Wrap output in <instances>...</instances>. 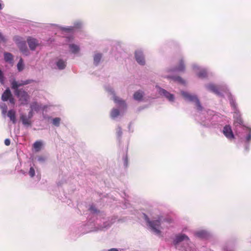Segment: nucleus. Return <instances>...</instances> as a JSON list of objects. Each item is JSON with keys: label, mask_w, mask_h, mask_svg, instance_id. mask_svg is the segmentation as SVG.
Masks as SVG:
<instances>
[{"label": "nucleus", "mask_w": 251, "mask_h": 251, "mask_svg": "<svg viewBox=\"0 0 251 251\" xmlns=\"http://www.w3.org/2000/svg\"><path fill=\"white\" fill-rule=\"evenodd\" d=\"M143 218L146 222L151 232L158 236H162L161 230L168 228L169 226L168 224L171 222L170 220L166 219L161 216L154 218L151 221L148 216L144 213L143 214Z\"/></svg>", "instance_id": "1"}, {"label": "nucleus", "mask_w": 251, "mask_h": 251, "mask_svg": "<svg viewBox=\"0 0 251 251\" xmlns=\"http://www.w3.org/2000/svg\"><path fill=\"white\" fill-rule=\"evenodd\" d=\"M105 90L111 95L112 100L118 106V108H113L110 112V117L116 119L122 116L126 108V104L124 100L115 95L113 88L109 85L105 87Z\"/></svg>", "instance_id": "2"}, {"label": "nucleus", "mask_w": 251, "mask_h": 251, "mask_svg": "<svg viewBox=\"0 0 251 251\" xmlns=\"http://www.w3.org/2000/svg\"><path fill=\"white\" fill-rule=\"evenodd\" d=\"M28 83L27 81H16L13 80L11 82L12 88L14 90L15 94L18 98L21 104H27L29 97L25 91L22 89H19V87Z\"/></svg>", "instance_id": "3"}, {"label": "nucleus", "mask_w": 251, "mask_h": 251, "mask_svg": "<svg viewBox=\"0 0 251 251\" xmlns=\"http://www.w3.org/2000/svg\"><path fill=\"white\" fill-rule=\"evenodd\" d=\"M182 241H186L188 242V247L185 249V251H196L194 247V245L191 243H188L189 239L188 237L185 234H177L175 236L174 239V243L175 245H177Z\"/></svg>", "instance_id": "4"}, {"label": "nucleus", "mask_w": 251, "mask_h": 251, "mask_svg": "<svg viewBox=\"0 0 251 251\" xmlns=\"http://www.w3.org/2000/svg\"><path fill=\"white\" fill-rule=\"evenodd\" d=\"M181 95L186 101L195 103L197 108L199 111H201L202 110V108L200 104V102L198 98L195 95H192L185 91H182Z\"/></svg>", "instance_id": "5"}, {"label": "nucleus", "mask_w": 251, "mask_h": 251, "mask_svg": "<svg viewBox=\"0 0 251 251\" xmlns=\"http://www.w3.org/2000/svg\"><path fill=\"white\" fill-rule=\"evenodd\" d=\"M83 23L80 21H77L74 23L73 26L62 27L57 25H54L55 28L64 32H71L75 28H80Z\"/></svg>", "instance_id": "6"}, {"label": "nucleus", "mask_w": 251, "mask_h": 251, "mask_svg": "<svg viewBox=\"0 0 251 251\" xmlns=\"http://www.w3.org/2000/svg\"><path fill=\"white\" fill-rule=\"evenodd\" d=\"M193 71L200 78H205L207 76V71L204 68L199 67L196 64H194L192 66Z\"/></svg>", "instance_id": "7"}, {"label": "nucleus", "mask_w": 251, "mask_h": 251, "mask_svg": "<svg viewBox=\"0 0 251 251\" xmlns=\"http://www.w3.org/2000/svg\"><path fill=\"white\" fill-rule=\"evenodd\" d=\"M155 90L156 91L158 92L160 95L164 96L170 102H173L174 101L175 97L174 95L170 94L166 90L161 88L158 86L155 87Z\"/></svg>", "instance_id": "8"}, {"label": "nucleus", "mask_w": 251, "mask_h": 251, "mask_svg": "<svg viewBox=\"0 0 251 251\" xmlns=\"http://www.w3.org/2000/svg\"><path fill=\"white\" fill-rule=\"evenodd\" d=\"M72 39V38L70 37L66 38L69 44L70 51L74 54H78L80 51L79 46L77 44L71 43Z\"/></svg>", "instance_id": "9"}, {"label": "nucleus", "mask_w": 251, "mask_h": 251, "mask_svg": "<svg viewBox=\"0 0 251 251\" xmlns=\"http://www.w3.org/2000/svg\"><path fill=\"white\" fill-rule=\"evenodd\" d=\"M16 42L21 51L25 55H28V50L25 41H22L20 38H17L16 40Z\"/></svg>", "instance_id": "10"}, {"label": "nucleus", "mask_w": 251, "mask_h": 251, "mask_svg": "<svg viewBox=\"0 0 251 251\" xmlns=\"http://www.w3.org/2000/svg\"><path fill=\"white\" fill-rule=\"evenodd\" d=\"M33 114H32V111H30L29 112L28 116H26L24 114H21L20 117L23 125L26 126H31V119L33 117Z\"/></svg>", "instance_id": "11"}, {"label": "nucleus", "mask_w": 251, "mask_h": 251, "mask_svg": "<svg viewBox=\"0 0 251 251\" xmlns=\"http://www.w3.org/2000/svg\"><path fill=\"white\" fill-rule=\"evenodd\" d=\"M135 57L136 60L138 64L144 65L145 64V60L143 51L141 50H137L135 52Z\"/></svg>", "instance_id": "12"}, {"label": "nucleus", "mask_w": 251, "mask_h": 251, "mask_svg": "<svg viewBox=\"0 0 251 251\" xmlns=\"http://www.w3.org/2000/svg\"><path fill=\"white\" fill-rule=\"evenodd\" d=\"M233 125L235 126H242L243 125V120L241 117V115L237 110H235L233 115Z\"/></svg>", "instance_id": "13"}, {"label": "nucleus", "mask_w": 251, "mask_h": 251, "mask_svg": "<svg viewBox=\"0 0 251 251\" xmlns=\"http://www.w3.org/2000/svg\"><path fill=\"white\" fill-rule=\"evenodd\" d=\"M223 132L228 139L232 140L234 139V134L231 127L229 125H226L224 127Z\"/></svg>", "instance_id": "14"}, {"label": "nucleus", "mask_w": 251, "mask_h": 251, "mask_svg": "<svg viewBox=\"0 0 251 251\" xmlns=\"http://www.w3.org/2000/svg\"><path fill=\"white\" fill-rule=\"evenodd\" d=\"M30 111H32V114L33 112H39L43 111L45 108V106L38 103L36 102H33L30 105Z\"/></svg>", "instance_id": "15"}, {"label": "nucleus", "mask_w": 251, "mask_h": 251, "mask_svg": "<svg viewBox=\"0 0 251 251\" xmlns=\"http://www.w3.org/2000/svg\"><path fill=\"white\" fill-rule=\"evenodd\" d=\"M27 42L30 49L32 50H35L36 47L39 45L38 41L31 37L27 38Z\"/></svg>", "instance_id": "16"}, {"label": "nucleus", "mask_w": 251, "mask_h": 251, "mask_svg": "<svg viewBox=\"0 0 251 251\" xmlns=\"http://www.w3.org/2000/svg\"><path fill=\"white\" fill-rule=\"evenodd\" d=\"M114 221L111 220V221H109V220L103 219V225L100 226L96 230H103L105 228H107L109 227L113 223H114Z\"/></svg>", "instance_id": "17"}, {"label": "nucleus", "mask_w": 251, "mask_h": 251, "mask_svg": "<svg viewBox=\"0 0 251 251\" xmlns=\"http://www.w3.org/2000/svg\"><path fill=\"white\" fill-rule=\"evenodd\" d=\"M67 62L66 60L58 58L56 61V65L59 70L64 69L66 66Z\"/></svg>", "instance_id": "18"}, {"label": "nucleus", "mask_w": 251, "mask_h": 251, "mask_svg": "<svg viewBox=\"0 0 251 251\" xmlns=\"http://www.w3.org/2000/svg\"><path fill=\"white\" fill-rule=\"evenodd\" d=\"M195 235L196 236L200 237V238H205L208 236L209 233L206 230H201L196 231L195 233Z\"/></svg>", "instance_id": "19"}, {"label": "nucleus", "mask_w": 251, "mask_h": 251, "mask_svg": "<svg viewBox=\"0 0 251 251\" xmlns=\"http://www.w3.org/2000/svg\"><path fill=\"white\" fill-rule=\"evenodd\" d=\"M206 87L208 90L213 92L214 93L217 95H221V93L218 91V88L214 84H209L207 85Z\"/></svg>", "instance_id": "20"}, {"label": "nucleus", "mask_w": 251, "mask_h": 251, "mask_svg": "<svg viewBox=\"0 0 251 251\" xmlns=\"http://www.w3.org/2000/svg\"><path fill=\"white\" fill-rule=\"evenodd\" d=\"M12 97V95L10 90L9 88H7L3 93L1 96V100L5 101H7Z\"/></svg>", "instance_id": "21"}, {"label": "nucleus", "mask_w": 251, "mask_h": 251, "mask_svg": "<svg viewBox=\"0 0 251 251\" xmlns=\"http://www.w3.org/2000/svg\"><path fill=\"white\" fill-rule=\"evenodd\" d=\"M89 210H90V211L91 213L97 215V221L96 223H97V224L99 225L100 222L99 221L98 219L100 217L101 215L98 213L99 212V211L97 210V209L96 208V207L94 205H91L89 207Z\"/></svg>", "instance_id": "22"}, {"label": "nucleus", "mask_w": 251, "mask_h": 251, "mask_svg": "<svg viewBox=\"0 0 251 251\" xmlns=\"http://www.w3.org/2000/svg\"><path fill=\"white\" fill-rule=\"evenodd\" d=\"M143 96L144 93L142 91H137L134 93L133 98L136 100L141 101L142 100Z\"/></svg>", "instance_id": "23"}, {"label": "nucleus", "mask_w": 251, "mask_h": 251, "mask_svg": "<svg viewBox=\"0 0 251 251\" xmlns=\"http://www.w3.org/2000/svg\"><path fill=\"white\" fill-rule=\"evenodd\" d=\"M15 114L16 112L14 110H10L7 113V116L10 118L13 124L16 123V122Z\"/></svg>", "instance_id": "24"}, {"label": "nucleus", "mask_w": 251, "mask_h": 251, "mask_svg": "<svg viewBox=\"0 0 251 251\" xmlns=\"http://www.w3.org/2000/svg\"><path fill=\"white\" fill-rule=\"evenodd\" d=\"M4 58L6 62H8L10 63H13V57L12 54L8 53V52H5L4 53Z\"/></svg>", "instance_id": "25"}, {"label": "nucleus", "mask_w": 251, "mask_h": 251, "mask_svg": "<svg viewBox=\"0 0 251 251\" xmlns=\"http://www.w3.org/2000/svg\"><path fill=\"white\" fill-rule=\"evenodd\" d=\"M164 77H167V78H171L173 80H174L175 81H176V82H177L178 83H184V81L182 78H181L179 77L173 76L170 75H165Z\"/></svg>", "instance_id": "26"}, {"label": "nucleus", "mask_w": 251, "mask_h": 251, "mask_svg": "<svg viewBox=\"0 0 251 251\" xmlns=\"http://www.w3.org/2000/svg\"><path fill=\"white\" fill-rule=\"evenodd\" d=\"M101 58V54L100 53H96L94 56V63L95 65H98Z\"/></svg>", "instance_id": "27"}, {"label": "nucleus", "mask_w": 251, "mask_h": 251, "mask_svg": "<svg viewBox=\"0 0 251 251\" xmlns=\"http://www.w3.org/2000/svg\"><path fill=\"white\" fill-rule=\"evenodd\" d=\"M25 67V65L23 62V60L22 58H21L17 64V69L19 71H22L23 70Z\"/></svg>", "instance_id": "28"}, {"label": "nucleus", "mask_w": 251, "mask_h": 251, "mask_svg": "<svg viewBox=\"0 0 251 251\" xmlns=\"http://www.w3.org/2000/svg\"><path fill=\"white\" fill-rule=\"evenodd\" d=\"M184 66L182 61H181L179 63V66L178 68L174 69L173 70H172L173 72H181L183 71L184 70Z\"/></svg>", "instance_id": "29"}, {"label": "nucleus", "mask_w": 251, "mask_h": 251, "mask_svg": "<svg viewBox=\"0 0 251 251\" xmlns=\"http://www.w3.org/2000/svg\"><path fill=\"white\" fill-rule=\"evenodd\" d=\"M42 146V142H35L33 144V149L36 151H38Z\"/></svg>", "instance_id": "30"}, {"label": "nucleus", "mask_w": 251, "mask_h": 251, "mask_svg": "<svg viewBox=\"0 0 251 251\" xmlns=\"http://www.w3.org/2000/svg\"><path fill=\"white\" fill-rule=\"evenodd\" d=\"M0 108L1 109L2 114L3 116L5 117L7 113V106L4 103H0Z\"/></svg>", "instance_id": "31"}, {"label": "nucleus", "mask_w": 251, "mask_h": 251, "mask_svg": "<svg viewBox=\"0 0 251 251\" xmlns=\"http://www.w3.org/2000/svg\"><path fill=\"white\" fill-rule=\"evenodd\" d=\"M60 121L61 119L60 118H54L52 120V123L54 126H58L60 125Z\"/></svg>", "instance_id": "32"}, {"label": "nucleus", "mask_w": 251, "mask_h": 251, "mask_svg": "<svg viewBox=\"0 0 251 251\" xmlns=\"http://www.w3.org/2000/svg\"><path fill=\"white\" fill-rule=\"evenodd\" d=\"M28 174L31 177H33L35 176V171L33 167L30 168Z\"/></svg>", "instance_id": "33"}, {"label": "nucleus", "mask_w": 251, "mask_h": 251, "mask_svg": "<svg viewBox=\"0 0 251 251\" xmlns=\"http://www.w3.org/2000/svg\"><path fill=\"white\" fill-rule=\"evenodd\" d=\"M241 144L240 146H243L245 148V150L247 151L248 150V147L249 146V142H240Z\"/></svg>", "instance_id": "34"}, {"label": "nucleus", "mask_w": 251, "mask_h": 251, "mask_svg": "<svg viewBox=\"0 0 251 251\" xmlns=\"http://www.w3.org/2000/svg\"><path fill=\"white\" fill-rule=\"evenodd\" d=\"M124 165L125 167H127L128 165V159L126 155H125L123 158Z\"/></svg>", "instance_id": "35"}, {"label": "nucleus", "mask_w": 251, "mask_h": 251, "mask_svg": "<svg viewBox=\"0 0 251 251\" xmlns=\"http://www.w3.org/2000/svg\"><path fill=\"white\" fill-rule=\"evenodd\" d=\"M229 99L231 106H232L234 108H235V103L231 96H229Z\"/></svg>", "instance_id": "36"}, {"label": "nucleus", "mask_w": 251, "mask_h": 251, "mask_svg": "<svg viewBox=\"0 0 251 251\" xmlns=\"http://www.w3.org/2000/svg\"><path fill=\"white\" fill-rule=\"evenodd\" d=\"M108 251H125V250L124 249L112 248L108 250Z\"/></svg>", "instance_id": "37"}, {"label": "nucleus", "mask_w": 251, "mask_h": 251, "mask_svg": "<svg viewBox=\"0 0 251 251\" xmlns=\"http://www.w3.org/2000/svg\"><path fill=\"white\" fill-rule=\"evenodd\" d=\"M246 139L248 141L251 140V130H249V134L246 137Z\"/></svg>", "instance_id": "38"}, {"label": "nucleus", "mask_w": 251, "mask_h": 251, "mask_svg": "<svg viewBox=\"0 0 251 251\" xmlns=\"http://www.w3.org/2000/svg\"><path fill=\"white\" fill-rule=\"evenodd\" d=\"M38 160L39 162H43L45 160V158L44 157L40 156L38 158Z\"/></svg>", "instance_id": "39"}, {"label": "nucleus", "mask_w": 251, "mask_h": 251, "mask_svg": "<svg viewBox=\"0 0 251 251\" xmlns=\"http://www.w3.org/2000/svg\"><path fill=\"white\" fill-rule=\"evenodd\" d=\"M9 102L11 104H14L15 103V100L12 97L9 99Z\"/></svg>", "instance_id": "40"}, {"label": "nucleus", "mask_w": 251, "mask_h": 251, "mask_svg": "<svg viewBox=\"0 0 251 251\" xmlns=\"http://www.w3.org/2000/svg\"><path fill=\"white\" fill-rule=\"evenodd\" d=\"M3 7V4L2 2V1L1 0H0V10L2 9Z\"/></svg>", "instance_id": "41"}, {"label": "nucleus", "mask_w": 251, "mask_h": 251, "mask_svg": "<svg viewBox=\"0 0 251 251\" xmlns=\"http://www.w3.org/2000/svg\"><path fill=\"white\" fill-rule=\"evenodd\" d=\"M4 41V37L0 33V42Z\"/></svg>", "instance_id": "42"}, {"label": "nucleus", "mask_w": 251, "mask_h": 251, "mask_svg": "<svg viewBox=\"0 0 251 251\" xmlns=\"http://www.w3.org/2000/svg\"><path fill=\"white\" fill-rule=\"evenodd\" d=\"M6 146H8L10 144V142H4Z\"/></svg>", "instance_id": "43"}, {"label": "nucleus", "mask_w": 251, "mask_h": 251, "mask_svg": "<svg viewBox=\"0 0 251 251\" xmlns=\"http://www.w3.org/2000/svg\"><path fill=\"white\" fill-rule=\"evenodd\" d=\"M4 141H5V142L10 141V140L9 139H5Z\"/></svg>", "instance_id": "44"}, {"label": "nucleus", "mask_w": 251, "mask_h": 251, "mask_svg": "<svg viewBox=\"0 0 251 251\" xmlns=\"http://www.w3.org/2000/svg\"><path fill=\"white\" fill-rule=\"evenodd\" d=\"M120 133H121V129L119 128V130L118 131V134L120 135Z\"/></svg>", "instance_id": "45"}, {"label": "nucleus", "mask_w": 251, "mask_h": 251, "mask_svg": "<svg viewBox=\"0 0 251 251\" xmlns=\"http://www.w3.org/2000/svg\"><path fill=\"white\" fill-rule=\"evenodd\" d=\"M218 89H222V87L218 88Z\"/></svg>", "instance_id": "46"}, {"label": "nucleus", "mask_w": 251, "mask_h": 251, "mask_svg": "<svg viewBox=\"0 0 251 251\" xmlns=\"http://www.w3.org/2000/svg\"><path fill=\"white\" fill-rule=\"evenodd\" d=\"M227 95H228V97H229V96H231L230 95H229V94H227Z\"/></svg>", "instance_id": "47"}]
</instances>
